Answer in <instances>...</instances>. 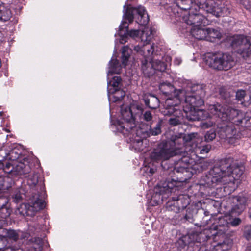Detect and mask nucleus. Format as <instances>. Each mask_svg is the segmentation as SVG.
Here are the masks:
<instances>
[{"label":"nucleus","instance_id":"nucleus-16","mask_svg":"<svg viewBox=\"0 0 251 251\" xmlns=\"http://www.w3.org/2000/svg\"><path fill=\"white\" fill-rule=\"evenodd\" d=\"M25 214L27 216H33L35 213L45 207V202L39 199L38 195L34 196L31 201L25 205Z\"/></svg>","mask_w":251,"mask_h":251},{"label":"nucleus","instance_id":"nucleus-20","mask_svg":"<svg viewBox=\"0 0 251 251\" xmlns=\"http://www.w3.org/2000/svg\"><path fill=\"white\" fill-rule=\"evenodd\" d=\"M141 70L146 76L150 77L155 73L153 59L152 58H144L141 60Z\"/></svg>","mask_w":251,"mask_h":251},{"label":"nucleus","instance_id":"nucleus-41","mask_svg":"<svg viewBox=\"0 0 251 251\" xmlns=\"http://www.w3.org/2000/svg\"><path fill=\"white\" fill-rule=\"evenodd\" d=\"M15 166H14L13 165H12L9 162L6 163L5 165L3 168V170L5 172V173H7L11 176H15Z\"/></svg>","mask_w":251,"mask_h":251},{"label":"nucleus","instance_id":"nucleus-57","mask_svg":"<svg viewBox=\"0 0 251 251\" xmlns=\"http://www.w3.org/2000/svg\"><path fill=\"white\" fill-rule=\"evenodd\" d=\"M199 251H209L205 248L204 247H201L199 249Z\"/></svg>","mask_w":251,"mask_h":251},{"label":"nucleus","instance_id":"nucleus-60","mask_svg":"<svg viewBox=\"0 0 251 251\" xmlns=\"http://www.w3.org/2000/svg\"><path fill=\"white\" fill-rule=\"evenodd\" d=\"M190 217L187 215L186 214L185 215V219H186L187 220H188L189 219Z\"/></svg>","mask_w":251,"mask_h":251},{"label":"nucleus","instance_id":"nucleus-50","mask_svg":"<svg viewBox=\"0 0 251 251\" xmlns=\"http://www.w3.org/2000/svg\"><path fill=\"white\" fill-rule=\"evenodd\" d=\"M12 198L15 202H19L22 200L21 194L19 191L15 192V193L13 195Z\"/></svg>","mask_w":251,"mask_h":251},{"label":"nucleus","instance_id":"nucleus-42","mask_svg":"<svg viewBox=\"0 0 251 251\" xmlns=\"http://www.w3.org/2000/svg\"><path fill=\"white\" fill-rule=\"evenodd\" d=\"M38 182V176L37 174L34 173L32 175H28L27 183L30 186H35Z\"/></svg>","mask_w":251,"mask_h":251},{"label":"nucleus","instance_id":"nucleus-8","mask_svg":"<svg viewBox=\"0 0 251 251\" xmlns=\"http://www.w3.org/2000/svg\"><path fill=\"white\" fill-rule=\"evenodd\" d=\"M123 18L128 20L129 23L135 18L136 22L143 25H147L149 21V16L143 6L136 8L127 6L126 11L124 12Z\"/></svg>","mask_w":251,"mask_h":251},{"label":"nucleus","instance_id":"nucleus-36","mask_svg":"<svg viewBox=\"0 0 251 251\" xmlns=\"http://www.w3.org/2000/svg\"><path fill=\"white\" fill-rule=\"evenodd\" d=\"M131 53V49L129 48L128 46H125L123 48L122 52V64L123 65H126Z\"/></svg>","mask_w":251,"mask_h":251},{"label":"nucleus","instance_id":"nucleus-13","mask_svg":"<svg viewBox=\"0 0 251 251\" xmlns=\"http://www.w3.org/2000/svg\"><path fill=\"white\" fill-rule=\"evenodd\" d=\"M177 181L174 179H168L162 184H159L154 189L155 196L158 195L159 197L162 195L161 198L162 201L163 199L167 198L169 194L172 193L175 189H177Z\"/></svg>","mask_w":251,"mask_h":251},{"label":"nucleus","instance_id":"nucleus-3","mask_svg":"<svg viewBox=\"0 0 251 251\" xmlns=\"http://www.w3.org/2000/svg\"><path fill=\"white\" fill-rule=\"evenodd\" d=\"M185 136L177 134L171 136L170 140L159 144L150 153L151 159L154 162H163L177 155L179 151H186L183 149Z\"/></svg>","mask_w":251,"mask_h":251},{"label":"nucleus","instance_id":"nucleus-19","mask_svg":"<svg viewBox=\"0 0 251 251\" xmlns=\"http://www.w3.org/2000/svg\"><path fill=\"white\" fill-rule=\"evenodd\" d=\"M241 223V220L239 218H235L230 220L228 223L225 219L224 218H221L219 219V224L216 226V230L220 233H224L228 230V225L229 224L231 226L235 227L239 225Z\"/></svg>","mask_w":251,"mask_h":251},{"label":"nucleus","instance_id":"nucleus-15","mask_svg":"<svg viewBox=\"0 0 251 251\" xmlns=\"http://www.w3.org/2000/svg\"><path fill=\"white\" fill-rule=\"evenodd\" d=\"M180 100H184V98L179 96H171L165 100L164 107L161 112L164 115L171 114L176 110H180L178 105Z\"/></svg>","mask_w":251,"mask_h":251},{"label":"nucleus","instance_id":"nucleus-23","mask_svg":"<svg viewBox=\"0 0 251 251\" xmlns=\"http://www.w3.org/2000/svg\"><path fill=\"white\" fill-rule=\"evenodd\" d=\"M122 67L120 63L116 59H112L109 63L108 71L107 72V79H109L111 76L114 74H119Z\"/></svg>","mask_w":251,"mask_h":251},{"label":"nucleus","instance_id":"nucleus-31","mask_svg":"<svg viewBox=\"0 0 251 251\" xmlns=\"http://www.w3.org/2000/svg\"><path fill=\"white\" fill-rule=\"evenodd\" d=\"M162 125V121L160 120H159L155 126L151 127L150 126V129L149 131H146V133H145L146 135L148 136H156L160 134L161 133V126Z\"/></svg>","mask_w":251,"mask_h":251},{"label":"nucleus","instance_id":"nucleus-59","mask_svg":"<svg viewBox=\"0 0 251 251\" xmlns=\"http://www.w3.org/2000/svg\"><path fill=\"white\" fill-rule=\"evenodd\" d=\"M246 251H251V247L248 246L246 249Z\"/></svg>","mask_w":251,"mask_h":251},{"label":"nucleus","instance_id":"nucleus-62","mask_svg":"<svg viewBox=\"0 0 251 251\" xmlns=\"http://www.w3.org/2000/svg\"><path fill=\"white\" fill-rule=\"evenodd\" d=\"M167 59H168L169 61H171V58L170 57H167Z\"/></svg>","mask_w":251,"mask_h":251},{"label":"nucleus","instance_id":"nucleus-29","mask_svg":"<svg viewBox=\"0 0 251 251\" xmlns=\"http://www.w3.org/2000/svg\"><path fill=\"white\" fill-rule=\"evenodd\" d=\"M30 172V167L28 164L19 163L17 165H15V176L27 175Z\"/></svg>","mask_w":251,"mask_h":251},{"label":"nucleus","instance_id":"nucleus-5","mask_svg":"<svg viewBox=\"0 0 251 251\" xmlns=\"http://www.w3.org/2000/svg\"><path fill=\"white\" fill-rule=\"evenodd\" d=\"M208 109L213 115H216L224 121H233L232 123L239 125L242 123L243 114L240 110L223 106L221 104L210 105Z\"/></svg>","mask_w":251,"mask_h":251},{"label":"nucleus","instance_id":"nucleus-54","mask_svg":"<svg viewBox=\"0 0 251 251\" xmlns=\"http://www.w3.org/2000/svg\"><path fill=\"white\" fill-rule=\"evenodd\" d=\"M7 223H6L5 220H0V228L4 226Z\"/></svg>","mask_w":251,"mask_h":251},{"label":"nucleus","instance_id":"nucleus-63","mask_svg":"<svg viewBox=\"0 0 251 251\" xmlns=\"http://www.w3.org/2000/svg\"><path fill=\"white\" fill-rule=\"evenodd\" d=\"M2 112H0V116H2Z\"/></svg>","mask_w":251,"mask_h":251},{"label":"nucleus","instance_id":"nucleus-39","mask_svg":"<svg viewBox=\"0 0 251 251\" xmlns=\"http://www.w3.org/2000/svg\"><path fill=\"white\" fill-rule=\"evenodd\" d=\"M202 236V234L198 233V232H194L190 234L189 235V243L191 242H197V243H201V238Z\"/></svg>","mask_w":251,"mask_h":251},{"label":"nucleus","instance_id":"nucleus-10","mask_svg":"<svg viewBox=\"0 0 251 251\" xmlns=\"http://www.w3.org/2000/svg\"><path fill=\"white\" fill-rule=\"evenodd\" d=\"M232 46L238 49V52L243 57L251 56V35H238L233 37Z\"/></svg>","mask_w":251,"mask_h":251},{"label":"nucleus","instance_id":"nucleus-47","mask_svg":"<svg viewBox=\"0 0 251 251\" xmlns=\"http://www.w3.org/2000/svg\"><path fill=\"white\" fill-rule=\"evenodd\" d=\"M244 235L248 240L250 239L251 236V225H247L245 226Z\"/></svg>","mask_w":251,"mask_h":251},{"label":"nucleus","instance_id":"nucleus-35","mask_svg":"<svg viewBox=\"0 0 251 251\" xmlns=\"http://www.w3.org/2000/svg\"><path fill=\"white\" fill-rule=\"evenodd\" d=\"M154 45L151 44L150 43H144L142 48L141 51L144 52V58H151V56L152 55L154 51Z\"/></svg>","mask_w":251,"mask_h":251},{"label":"nucleus","instance_id":"nucleus-53","mask_svg":"<svg viewBox=\"0 0 251 251\" xmlns=\"http://www.w3.org/2000/svg\"><path fill=\"white\" fill-rule=\"evenodd\" d=\"M148 170H149V173L152 175L156 171V168H147V170L148 171Z\"/></svg>","mask_w":251,"mask_h":251},{"label":"nucleus","instance_id":"nucleus-22","mask_svg":"<svg viewBox=\"0 0 251 251\" xmlns=\"http://www.w3.org/2000/svg\"><path fill=\"white\" fill-rule=\"evenodd\" d=\"M218 134L221 138H230L235 133L234 127L231 123L218 127Z\"/></svg>","mask_w":251,"mask_h":251},{"label":"nucleus","instance_id":"nucleus-18","mask_svg":"<svg viewBox=\"0 0 251 251\" xmlns=\"http://www.w3.org/2000/svg\"><path fill=\"white\" fill-rule=\"evenodd\" d=\"M202 86V89L204 92V95L201 97L202 103L200 105L191 106L189 103L185 102V106H184L183 110L186 113V116L187 119L190 121H199V118L197 116L198 110H195V108L200 107L204 104L203 98L205 95V85L204 84H201Z\"/></svg>","mask_w":251,"mask_h":251},{"label":"nucleus","instance_id":"nucleus-1","mask_svg":"<svg viewBox=\"0 0 251 251\" xmlns=\"http://www.w3.org/2000/svg\"><path fill=\"white\" fill-rule=\"evenodd\" d=\"M160 91L166 96H179L191 106L202 103L201 97L204 95L201 84L188 82L181 89H176L170 83H162L159 86Z\"/></svg>","mask_w":251,"mask_h":251},{"label":"nucleus","instance_id":"nucleus-27","mask_svg":"<svg viewBox=\"0 0 251 251\" xmlns=\"http://www.w3.org/2000/svg\"><path fill=\"white\" fill-rule=\"evenodd\" d=\"M128 24L127 22L125 21H122L120 25L119 26V29L120 31L125 29L124 34H127L131 37L135 38L139 36L140 33V31L139 30H131L128 31Z\"/></svg>","mask_w":251,"mask_h":251},{"label":"nucleus","instance_id":"nucleus-32","mask_svg":"<svg viewBox=\"0 0 251 251\" xmlns=\"http://www.w3.org/2000/svg\"><path fill=\"white\" fill-rule=\"evenodd\" d=\"M153 30L152 28L145 27L143 31H142V34L140 36L141 41L143 43H149L153 34Z\"/></svg>","mask_w":251,"mask_h":251},{"label":"nucleus","instance_id":"nucleus-56","mask_svg":"<svg viewBox=\"0 0 251 251\" xmlns=\"http://www.w3.org/2000/svg\"><path fill=\"white\" fill-rule=\"evenodd\" d=\"M4 39V35L3 33L0 31V42H2Z\"/></svg>","mask_w":251,"mask_h":251},{"label":"nucleus","instance_id":"nucleus-44","mask_svg":"<svg viewBox=\"0 0 251 251\" xmlns=\"http://www.w3.org/2000/svg\"><path fill=\"white\" fill-rule=\"evenodd\" d=\"M6 236L10 239L16 241L19 238L18 233L14 230L9 229L6 231Z\"/></svg>","mask_w":251,"mask_h":251},{"label":"nucleus","instance_id":"nucleus-12","mask_svg":"<svg viewBox=\"0 0 251 251\" xmlns=\"http://www.w3.org/2000/svg\"><path fill=\"white\" fill-rule=\"evenodd\" d=\"M122 79L118 76H111L109 79H107L108 94H114L115 101L120 100L125 95V92L121 90Z\"/></svg>","mask_w":251,"mask_h":251},{"label":"nucleus","instance_id":"nucleus-26","mask_svg":"<svg viewBox=\"0 0 251 251\" xmlns=\"http://www.w3.org/2000/svg\"><path fill=\"white\" fill-rule=\"evenodd\" d=\"M206 28L194 26L191 30V35L198 40H204L206 38Z\"/></svg>","mask_w":251,"mask_h":251},{"label":"nucleus","instance_id":"nucleus-25","mask_svg":"<svg viewBox=\"0 0 251 251\" xmlns=\"http://www.w3.org/2000/svg\"><path fill=\"white\" fill-rule=\"evenodd\" d=\"M206 40L214 42L216 39H220L222 37L221 33L218 28H206Z\"/></svg>","mask_w":251,"mask_h":251},{"label":"nucleus","instance_id":"nucleus-4","mask_svg":"<svg viewBox=\"0 0 251 251\" xmlns=\"http://www.w3.org/2000/svg\"><path fill=\"white\" fill-rule=\"evenodd\" d=\"M176 5L181 10L189 11L192 8L196 11L197 8L203 9L216 17L220 16L223 12L222 2L219 0H178Z\"/></svg>","mask_w":251,"mask_h":251},{"label":"nucleus","instance_id":"nucleus-6","mask_svg":"<svg viewBox=\"0 0 251 251\" xmlns=\"http://www.w3.org/2000/svg\"><path fill=\"white\" fill-rule=\"evenodd\" d=\"M205 63L210 67L218 70H228L234 64L232 57L227 53H208L205 56Z\"/></svg>","mask_w":251,"mask_h":251},{"label":"nucleus","instance_id":"nucleus-55","mask_svg":"<svg viewBox=\"0 0 251 251\" xmlns=\"http://www.w3.org/2000/svg\"><path fill=\"white\" fill-rule=\"evenodd\" d=\"M134 50L137 52H138L139 50H140L141 48L139 46H136L134 47Z\"/></svg>","mask_w":251,"mask_h":251},{"label":"nucleus","instance_id":"nucleus-17","mask_svg":"<svg viewBox=\"0 0 251 251\" xmlns=\"http://www.w3.org/2000/svg\"><path fill=\"white\" fill-rule=\"evenodd\" d=\"M247 204V198L242 196H235L233 199V205L230 210L231 216L241 214L245 210Z\"/></svg>","mask_w":251,"mask_h":251},{"label":"nucleus","instance_id":"nucleus-45","mask_svg":"<svg viewBox=\"0 0 251 251\" xmlns=\"http://www.w3.org/2000/svg\"><path fill=\"white\" fill-rule=\"evenodd\" d=\"M197 116L199 118V121H204L209 117L208 113L204 110H198Z\"/></svg>","mask_w":251,"mask_h":251},{"label":"nucleus","instance_id":"nucleus-9","mask_svg":"<svg viewBox=\"0 0 251 251\" xmlns=\"http://www.w3.org/2000/svg\"><path fill=\"white\" fill-rule=\"evenodd\" d=\"M220 161H225L226 163H228L229 165L221 171L224 179L227 180L228 181H231L230 178L232 176L234 179H238L240 178L243 173V167L238 163L234 162L232 158L229 157L222 159Z\"/></svg>","mask_w":251,"mask_h":251},{"label":"nucleus","instance_id":"nucleus-21","mask_svg":"<svg viewBox=\"0 0 251 251\" xmlns=\"http://www.w3.org/2000/svg\"><path fill=\"white\" fill-rule=\"evenodd\" d=\"M167 116H170L168 120V123L171 126H176L183 122L184 116L181 110H176L172 114H167Z\"/></svg>","mask_w":251,"mask_h":251},{"label":"nucleus","instance_id":"nucleus-38","mask_svg":"<svg viewBox=\"0 0 251 251\" xmlns=\"http://www.w3.org/2000/svg\"><path fill=\"white\" fill-rule=\"evenodd\" d=\"M153 63L154 64L155 71L157 70L160 72H163L166 69V64L163 62H161L158 59H153Z\"/></svg>","mask_w":251,"mask_h":251},{"label":"nucleus","instance_id":"nucleus-24","mask_svg":"<svg viewBox=\"0 0 251 251\" xmlns=\"http://www.w3.org/2000/svg\"><path fill=\"white\" fill-rule=\"evenodd\" d=\"M144 100L146 105L151 109H156L159 105V100L154 95L148 94L145 96Z\"/></svg>","mask_w":251,"mask_h":251},{"label":"nucleus","instance_id":"nucleus-37","mask_svg":"<svg viewBox=\"0 0 251 251\" xmlns=\"http://www.w3.org/2000/svg\"><path fill=\"white\" fill-rule=\"evenodd\" d=\"M175 197H172V200L169 201L166 203V208L169 211H174L177 213L180 212V208L177 204H175Z\"/></svg>","mask_w":251,"mask_h":251},{"label":"nucleus","instance_id":"nucleus-61","mask_svg":"<svg viewBox=\"0 0 251 251\" xmlns=\"http://www.w3.org/2000/svg\"><path fill=\"white\" fill-rule=\"evenodd\" d=\"M178 243L180 244V243H183V240H180L179 241H178Z\"/></svg>","mask_w":251,"mask_h":251},{"label":"nucleus","instance_id":"nucleus-33","mask_svg":"<svg viewBox=\"0 0 251 251\" xmlns=\"http://www.w3.org/2000/svg\"><path fill=\"white\" fill-rule=\"evenodd\" d=\"M11 17V12L10 9L5 7L2 3L0 6V20L6 22L10 20Z\"/></svg>","mask_w":251,"mask_h":251},{"label":"nucleus","instance_id":"nucleus-28","mask_svg":"<svg viewBox=\"0 0 251 251\" xmlns=\"http://www.w3.org/2000/svg\"><path fill=\"white\" fill-rule=\"evenodd\" d=\"M175 197V204H176L180 208V210L181 211L186 208L187 205L189 204V200L187 196L184 195H179V196Z\"/></svg>","mask_w":251,"mask_h":251},{"label":"nucleus","instance_id":"nucleus-49","mask_svg":"<svg viewBox=\"0 0 251 251\" xmlns=\"http://www.w3.org/2000/svg\"><path fill=\"white\" fill-rule=\"evenodd\" d=\"M119 30H120L119 29ZM124 30H122L121 31H119V34L121 36L120 39V42L121 44H125L127 41V34H124Z\"/></svg>","mask_w":251,"mask_h":251},{"label":"nucleus","instance_id":"nucleus-14","mask_svg":"<svg viewBox=\"0 0 251 251\" xmlns=\"http://www.w3.org/2000/svg\"><path fill=\"white\" fill-rule=\"evenodd\" d=\"M186 151H179L177 155L181 156V158L175 161L174 171L176 173L182 174L189 172L192 160L186 155Z\"/></svg>","mask_w":251,"mask_h":251},{"label":"nucleus","instance_id":"nucleus-30","mask_svg":"<svg viewBox=\"0 0 251 251\" xmlns=\"http://www.w3.org/2000/svg\"><path fill=\"white\" fill-rule=\"evenodd\" d=\"M141 132L143 133V137L135 139L133 143L135 150L138 151H140L143 150L144 148L145 147V146L143 145V143L146 141V139H144V138L146 137V135L143 133L141 129L137 131L136 134L137 136H138Z\"/></svg>","mask_w":251,"mask_h":251},{"label":"nucleus","instance_id":"nucleus-52","mask_svg":"<svg viewBox=\"0 0 251 251\" xmlns=\"http://www.w3.org/2000/svg\"><path fill=\"white\" fill-rule=\"evenodd\" d=\"M182 60L179 58H176L174 60V63L175 65H179L181 64Z\"/></svg>","mask_w":251,"mask_h":251},{"label":"nucleus","instance_id":"nucleus-46","mask_svg":"<svg viewBox=\"0 0 251 251\" xmlns=\"http://www.w3.org/2000/svg\"><path fill=\"white\" fill-rule=\"evenodd\" d=\"M215 123L211 121H202L200 124V126L202 129H207L213 126Z\"/></svg>","mask_w":251,"mask_h":251},{"label":"nucleus","instance_id":"nucleus-51","mask_svg":"<svg viewBox=\"0 0 251 251\" xmlns=\"http://www.w3.org/2000/svg\"><path fill=\"white\" fill-rule=\"evenodd\" d=\"M9 155L11 159L15 160L19 158L20 153H18L15 149H14L10 151Z\"/></svg>","mask_w":251,"mask_h":251},{"label":"nucleus","instance_id":"nucleus-40","mask_svg":"<svg viewBox=\"0 0 251 251\" xmlns=\"http://www.w3.org/2000/svg\"><path fill=\"white\" fill-rule=\"evenodd\" d=\"M246 96V91L244 90L240 89L236 92V99L238 101L240 102V103L245 105V97Z\"/></svg>","mask_w":251,"mask_h":251},{"label":"nucleus","instance_id":"nucleus-7","mask_svg":"<svg viewBox=\"0 0 251 251\" xmlns=\"http://www.w3.org/2000/svg\"><path fill=\"white\" fill-rule=\"evenodd\" d=\"M225 161H219L209 172V174L203 178L204 182L202 184L206 187H214L217 183L225 184L227 180H225L222 175L221 171L229 166L228 163Z\"/></svg>","mask_w":251,"mask_h":251},{"label":"nucleus","instance_id":"nucleus-2","mask_svg":"<svg viewBox=\"0 0 251 251\" xmlns=\"http://www.w3.org/2000/svg\"><path fill=\"white\" fill-rule=\"evenodd\" d=\"M122 121H118L116 127L117 130L124 134L132 132L133 134L136 127L135 120L137 117L144 121L151 122L153 121V115L149 110L144 111L142 107L138 104H132L130 107L123 106L121 108Z\"/></svg>","mask_w":251,"mask_h":251},{"label":"nucleus","instance_id":"nucleus-11","mask_svg":"<svg viewBox=\"0 0 251 251\" xmlns=\"http://www.w3.org/2000/svg\"><path fill=\"white\" fill-rule=\"evenodd\" d=\"M203 9L197 8V11L192 8V10L189 12L188 15L184 16L182 17L183 21L188 25L193 27L205 25L208 24L207 18L200 12Z\"/></svg>","mask_w":251,"mask_h":251},{"label":"nucleus","instance_id":"nucleus-34","mask_svg":"<svg viewBox=\"0 0 251 251\" xmlns=\"http://www.w3.org/2000/svg\"><path fill=\"white\" fill-rule=\"evenodd\" d=\"M4 202L2 204L0 203V214L2 220L8 218L11 214V210L7 207L6 204L8 202L7 199L4 198Z\"/></svg>","mask_w":251,"mask_h":251},{"label":"nucleus","instance_id":"nucleus-48","mask_svg":"<svg viewBox=\"0 0 251 251\" xmlns=\"http://www.w3.org/2000/svg\"><path fill=\"white\" fill-rule=\"evenodd\" d=\"M210 149L211 146L210 145H206L203 146L201 149H198L196 151H199L201 154H205L209 151Z\"/></svg>","mask_w":251,"mask_h":251},{"label":"nucleus","instance_id":"nucleus-43","mask_svg":"<svg viewBox=\"0 0 251 251\" xmlns=\"http://www.w3.org/2000/svg\"><path fill=\"white\" fill-rule=\"evenodd\" d=\"M216 136V131L214 129H211L208 131L205 136V140L206 142H210L213 140Z\"/></svg>","mask_w":251,"mask_h":251},{"label":"nucleus","instance_id":"nucleus-58","mask_svg":"<svg viewBox=\"0 0 251 251\" xmlns=\"http://www.w3.org/2000/svg\"><path fill=\"white\" fill-rule=\"evenodd\" d=\"M224 245H225V244L224 243L222 244H218L217 247L222 246V250H225V249L224 248Z\"/></svg>","mask_w":251,"mask_h":251}]
</instances>
